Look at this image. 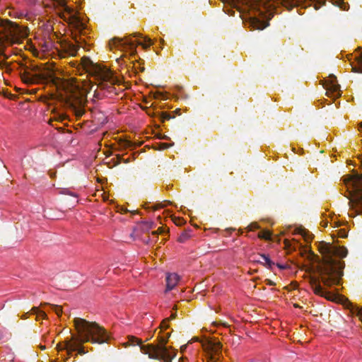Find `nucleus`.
<instances>
[{
  "mask_svg": "<svg viewBox=\"0 0 362 362\" xmlns=\"http://www.w3.org/2000/svg\"><path fill=\"white\" fill-rule=\"evenodd\" d=\"M163 118L165 119H170V117L168 114H165L164 116H163Z\"/></svg>",
  "mask_w": 362,
  "mask_h": 362,
  "instance_id": "32",
  "label": "nucleus"
},
{
  "mask_svg": "<svg viewBox=\"0 0 362 362\" xmlns=\"http://www.w3.org/2000/svg\"><path fill=\"white\" fill-rule=\"evenodd\" d=\"M259 228V226L257 223L253 222L251 223L247 228V231H254Z\"/></svg>",
  "mask_w": 362,
  "mask_h": 362,
  "instance_id": "23",
  "label": "nucleus"
},
{
  "mask_svg": "<svg viewBox=\"0 0 362 362\" xmlns=\"http://www.w3.org/2000/svg\"><path fill=\"white\" fill-rule=\"evenodd\" d=\"M74 325L78 333L77 337H72L71 340L64 343L63 348L68 354L77 351L79 354H85L81 344L88 341L93 344H103L108 342L110 335L106 330L95 322H90L82 318H75Z\"/></svg>",
  "mask_w": 362,
  "mask_h": 362,
  "instance_id": "4",
  "label": "nucleus"
},
{
  "mask_svg": "<svg viewBox=\"0 0 362 362\" xmlns=\"http://www.w3.org/2000/svg\"><path fill=\"white\" fill-rule=\"evenodd\" d=\"M269 284V285H274L273 281H272L271 280H268V284Z\"/></svg>",
  "mask_w": 362,
  "mask_h": 362,
  "instance_id": "36",
  "label": "nucleus"
},
{
  "mask_svg": "<svg viewBox=\"0 0 362 362\" xmlns=\"http://www.w3.org/2000/svg\"><path fill=\"white\" fill-rule=\"evenodd\" d=\"M358 158L360 160V163H361V166H362V154L358 156Z\"/></svg>",
  "mask_w": 362,
  "mask_h": 362,
  "instance_id": "35",
  "label": "nucleus"
},
{
  "mask_svg": "<svg viewBox=\"0 0 362 362\" xmlns=\"http://www.w3.org/2000/svg\"><path fill=\"white\" fill-rule=\"evenodd\" d=\"M319 6H317L316 5L315 6V8L317 10L318 9Z\"/></svg>",
  "mask_w": 362,
  "mask_h": 362,
  "instance_id": "42",
  "label": "nucleus"
},
{
  "mask_svg": "<svg viewBox=\"0 0 362 362\" xmlns=\"http://www.w3.org/2000/svg\"><path fill=\"white\" fill-rule=\"evenodd\" d=\"M20 76L22 81L28 85L39 83L45 80V75L37 69L25 68L21 71Z\"/></svg>",
  "mask_w": 362,
  "mask_h": 362,
  "instance_id": "10",
  "label": "nucleus"
},
{
  "mask_svg": "<svg viewBox=\"0 0 362 362\" xmlns=\"http://www.w3.org/2000/svg\"><path fill=\"white\" fill-rule=\"evenodd\" d=\"M324 88L327 90V95L332 98H338L341 95L339 85L337 83V77L330 75L327 79L325 81Z\"/></svg>",
  "mask_w": 362,
  "mask_h": 362,
  "instance_id": "11",
  "label": "nucleus"
},
{
  "mask_svg": "<svg viewBox=\"0 0 362 362\" xmlns=\"http://www.w3.org/2000/svg\"><path fill=\"white\" fill-rule=\"evenodd\" d=\"M135 340L136 341V344L140 345L141 344V341L138 339H135Z\"/></svg>",
  "mask_w": 362,
  "mask_h": 362,
  "instance_id": "34",
  "label": "nucleus"
},
{
  "mask_svg": "<svg viewBox=\"0 0 362 362\" xmlns=\"http://www.w3.org/2000/svg\"><path fill=\"white\" fill-rule=\"evenodd\" d=\"M336 233L339 238H345L348 236V232L345 228L336 230Z\"/></svg>",
  "mask_w": 362,
  "mask_h": 362,
  "instance_id": "22",
  "label": "nucleus"
},
{
  "mask_svg": "<svg viewBox=\"0 0 362 362\" xmlns=\"http://www.w3.org/2000/svg\"><path fill=\"white\" fill-rule=\"evenodd\" d=\"M152 44V40L148 37H144V41H136L132 40L131 36L124 38L114 37L109 42L111 49H117L124 52L120 58L117 59L121 65L126 64L124 58L129 56L130 59L136 55L138 45H141L144 49H147Z\"/></svg>",
  "mask_w": 362,
  "mask_h": 362,
  "instance_id": "7",
  "label": "nucleus"
},
{
  "mask_svg": "<svg viewBox=\"0 0 362 362\" xmlns=\"http://www.w3.org/2000/svg\"><path fill=\"white\" fill-rule=\"evenodd\" d=\"M344 305L349 308L353 314L357 315L359 319L362 321V308H360L356 305H354L348 299H345Z\"/></svg>",
  "mask_w": 362,
  "mask_h": 362,
  "instance_id": "15",
  "label": "nucleus"
},
{
  "mask_svg": "<svg viewBox=\"0 0 362 362\" xmlns=\"http://www.w3.org/2000/svg\"><path fill=\"white\" fill-rule=\"evenodd\" d=\"M158 230L160 233H162L163 232V230L162 228H159Z\"/></svg>",
  "mask_w": 362,
  "mask_h": 362,
  "instance_id": "41",
  "label": "nucleus"
},
{
  "mask_svg": "<svg viewBox=\"0 0 362 362\" xmlns=\"http://www.w3.org/2000/svg\"><path fill=\"white\" fill-rule=\"evenodd\" d=\"M360 52L355 57L356 64H351L352 69L354 72L362 73V48L359 47Z\"/></svg>",
  "mask_w": 362,
  "mask_h": 362,
  "instance_id": "14",
  "label": "nucleus"
},
{
  "mask_svg": "<svg viewBox=\"0 0 362 362\" xmlns=\"http://www.w3.org/2000/svg\"><path fill=\"white\" fill-rule=\"evenodd\" d=\"M134 37H141V34H139V33H135V34L134 35Z\"/></svg>",
  "mask_w": 362,
  "mask_h": 362,
  "instance_id": "37",
  "label": "nucleus"
},
{
  "mask_svg": "<svg viewBox=\"0 0 362 362\" xmlns=\"http://www.w3.org/2000/svg\"><path fill=\"white\" fill-rule=\"evenodd\" d=\"M170 146H171V144H167V143H161L160 148L161 149H166V148H168Z\"/></svg>",
  "mask_w": 362,
  "mask_h": 362,
  "instance_id": "26",
  "label": "nucleus"
},
{
  "mask_svg": "<svg viewBox=\"0 0 362 362\" xmlns=\"http://www.w3.org/2000/svg\"><path fill=\"white\" fill-rule=\"evenodd\" d=\"M179 276L175 274H169L166 276V286L167 290L170 291L175 288L179 281Z\"/></svg>",
  "mask_w": 362,
  "mask_h": 362,
  "instance_id": "13",
  "label": "nucleus"
},
{
  "mask_svg": "<svg viewBox=\"0 0 362 362\" xmlns=\"http://www.w3.org/2000/svg\"><path fill=\"white\" fill-rule=\"evenodd\" d=\"M84 70L89 72L98 83V86L105 90L108 94H117L115 85H119L122 78L116 76L113 71L105 66L95 64L89 57H83L79 64Z\"/></svg>",
  "mask_w": 362,
  "mask_h": 362,
  "instance_id": "5",
  "label": "nucleus"
},
{
  "mask_svg": "<svg viewBox=\"0 0 362 362\" xmlns=\"http://www.w3.org/2000/svg\"><path fill=\"white\" fill-rule=\"evenodd\" d=\"M139 70H140V71H144V67H139Z\"/></svg>",
  "mask_w": 362,
  "mask_h": 362,
  "instance_id": "40",
  "label": "nucleus"
},
{
  "mask_svg": "<svg viewBox=\"0 0 362 362\" xmlns=\"http://www.w3.org/2000/svg\"><path fill=\"white\" fill-rule=\"evenodd\" d=\"M127 210L126 209H124L123 207H121L120 209V213H125Z\"/></svg>",
  "mask_w": 362,
  "mask_h": 362,
  "instance_id": "33",
  "label": "nucleus"
},
{
  "mask_svg": "<svg viewBox=\"0 0 362 362\" xmlns=\"http://www.w3.org/2000/svg\"><path fill=\"white\" fill-rule=\"evenodd\" d=\"M221 345L217 344L216 346L211 347V349L208 353V362H221Z\"/></svg>",
  "mask_w": 362,
  "mask_h": 362,
  "instance_id": "12",
  "label": "nucleus"
},
{
  "mask_svg": "<svg viewBox=\"0 0 362 362\" xmlns=\"http://www.w3.org/2000/svg\"><path fill=\"white\" fill-rule=\"evenodd\" d=\"M271 233L268 230H262L258 233V238L264 240H269L271 238Z\"/></svg>",
  "mask_w": 362,
  "mask_h": 362,
  "instance_id": "21",
  "label": "nucleus"
},
{
  "mask_svg": "<svg viewBox=\"0 0 362 362\" xmlns=\"http://www.w3.org/2000/svg\"><path fill=\"white\" fill-rule=\"evenodd\" d=\"M362 129V122L359 124V130Z\"/></svg>",
  "mask_w": 362,
  "mask_h": 362,
  "instance_id": "39",
  "label": "nucleus"
},
{
  "mask_svg": "<svg viewBox=\"0 0 362 362\" xmlns=\"http://www.w3.org/2000/svg\"><path fill=\"white\" fill-rule=\"evenodd\" d=\"M31 314L36 315L37 320L40 318L44 319L46 317L45 310H40L37 307H33L30 310Z\"/></svg>",
  "mask_w": 362,
  "mask_h": 362,
  "instance_id": "19",
  "label": "nucleus"
},
{
  "mask_svg": "<svg viewBox=\"0 0 362 362\" xmlns=\"http://www.w3.org/2000/svg\"><path fill=\"white\" fill-rule=\"evenodd\" d=\"M331 2L343 11H348L349 8V4L344 2V0H331Z\"/></svg>",
  "mask_w": 362,
  "mask_h": 362,
  "instance_id": "18",
  "label": "nucleus"
},
{
  "mask_svg": "<svg viewBox=\"0 0 362 362\" xmlns=\"http://www.w3.org/2000/svg\"><path fill=\"white\" fill-rule=\"evenodd\" d=\"M30 93H36V90H35V89H32V90H30Z\"/></svg>",
  "mask_w": 362,
  "mask_h": 362,
  "instance_id": "38",
  "label": "nucleus"
},
{
  "mask_svg": "<svg viewBox=\"0 0 362 362\" xmlns=\"http://www.w3.org/2000/svg\"><path fill=\"white\" fill-rule=\"evenodd\" d=\"M320 250L323 255V261L316 267L313 273L309 275L308 281L315 294L332 300L333 294L323 288L321 283L325 287L340 284L345 264L344 261L337 257H345L348 250L344 247L327 243H323Z\"/></svg>",
  "mask_w": 362,
  "mask_h": 362,
  "instance_id": "1",
  "label": "nucleus"
},
{
  "mask_svg": "<svg viewBox=\"0 0 362 362\" xmlns=\"http://www.w3.org/2000/svg\"><path fill=\"white\" fill-rule=\"evenodd\" d=\"M190 237L189 234L187 232L185 233H182L180 237L178 238V241L180 242V243H184L185 241H186L187 239H189Z\"/></svg>",
  "mask_w": 362,
  "mask_h": 362,
  "instance_id": "24",
  "label": "nucleus"
},
{
  "mask_svg": "<svg viewBox=\"0 0 362 362\" xmlns=\"http://www.w3.org/2000/svg\"><path fill=\"white\" fill-rule=\"evenodd\" d=\"M313 0H222L225 4L223 11L229 16H233L235 8L242 17L243 14H248L249 26L253 29L263 30L269 25L262 17L270 20L276 10L277 6H283L288 10L295 6H306Z\"/></svg>",
  "mask_w": 362,
  "mask_h": 362,
  "instance_id": "2",
  "label": "nucleus"
},
{
  "mask_svg": "<svg viewBox=\"0 0 362 362\" xmlns=\"http://www.w3.org/2000/svg\"><path fill=\"white\" fill-rule=\"evenodd\" d=\"M255 261L259 262L269 268H272V267L274 264V263L269 259V256L266 255H259V259H255Z\"/></svg>",
  "mask_w": 362,
  "mask_h": 362,
  "instance_id": "16",
  "label": "nucleus"
},
{
  "mask_svg": "<svg viewBox=\"0 0 362 362\" xmlns=\"http://www.w3.org/2000/svg\"><path fill=\"white\" fill-rule=\"evenodd\" d=\"M63 192H64V194H70V195H71V196L76 197V195L75 194H74V193H72V192H69V189H64V190L63 191Z\"/></svg>",
  "mask_w": 362,
  "mask_h": 362,
  "instance_id": "28",
  "label": "nucleus"
},
{
  "mask_svg": "<svg viewBox=\"0 0 362 362\" xmlns=\"http://www.w3.org/2000/svg\"><path fill=\"white\" fill-rule=\"evenodd\" d=\"M156 98H161L163 100H166L167 99V98L164 97L163 94L161 93H158V95L156 96Z\"/></svg>",
  "mask_w": 362,
  "mask_h": 362,
  "instance_id": "27",
  "label": "nucleus"
},
{
  "mask_svg": "<svg viewBox=\"0 0 362 362\" xmlns=\"http://www.w3.org/2000/svg\"><path fill=\"white\" fill-rule=\"evenodd\" d=\"M49 1L45 6L54 8L59 17L69 24L72 38L76 42V45L67 42L63 46L64 54H62V57L76 55L79 47L88 50L92 42L85 16L67 6L64 0Z\"/></svg>",
  "mask_w": 362,
  "mask_h": 362,
  "instance_id": "3",
  "label": "nucleus"
},
{
  "mask_svg": "<svg viewBox=\"0 0 362 362\" xmlns=\"http://www.w3.org/2000/svg\"><path fill=\"white\" fill-rule=\"evenodd\" d=\"M333 224H334V226L332 227H334V228H337L340 226L339 223L337 222V221H334Z\"/></svg>",
  "mask_w": 362,
  "mask_h": 362,
  "instance_id": "31",
  "label": "nucleus"
},
{
  "mask_svg": "<svg viewBox=\"0 0 362 362\" xmlns=\"http://www.w3.org/2000/svg\"><path fill=\"white\" fill-rule=\"evenodd\" d=\"M17 32L16 25L8 20H0V48L9 43Z\"/></svg>",
  "mask_w": 362,
  "mask_h": 362,
  "instance_id": "9",
  "label": "nucleus"
},
{
  "mask_svg": "<svg viewBox=\"0 0 362 362\" xmlns=\"http://www.w3.org/2000/svg\"><path fill=\"white\" fill-rule=\"evenodd\" d=\"M321 224L323 227H327L328 225V221H322Z\"/></svg>",
  "mask_w": 362,
  "mask_h": 362,
  "instance_id": "30",
  "label": "nucleus"
},
{
  "mask_svg": "<svg viewBox=\"0 0 362 362\" xmlns=\"http://www.w3.org/2000/svg\"><path fill=\"white\" fill-rule=\"evenodd\" d=\"M169 321H170V319H169V318H165V319H164V320L162 321V322L160 323V328H161L162 329H168V327H169V326H168V322H169Z\"/></svg>",
  "mask_w": 362,
  "mask_h": 362,
  "instance_id": "25",
  "label": "nucleus"
},
{
  "mask_svg": "<svg viewBox=\"0 0 362 362\" xmlns=\"http://www.w3.org/2000/svg\"><path fill=\"white\" fill-rule=\"evenodd\" d=\"M344 183L347 192L345 196L349 199V216L362 215V175L357 172L347 175L344 177Z\"/></svg>",
  "mask_w": 362,
  "mask_h": 362,
  "instance_id": "6",
  "label": "nucleus"
},
{
  "mask_svg": "<svg viewBox=\"0 0 362 362\" xmlns=\"http://www.w3.org/2000/svg\"><path fill=\"white\" fill-rule=\"evenodd\" d=\"M78 102H79V105H76L74 103H71V107L73 109L75 115L77 117H81L83 115V114L84 113V110H83V108L82 107V101L79 100Z\"/></svg>",
  "mask_w": 362,
  "mask_h": 362,
  "instance_id": "17",
  "label": "nucleus"
},
{
  "mask_svg": "<svg viewBox=\"0 0 362 362\" xmlns=\"http://www.w3.org/2000/svg\"><path fill=\"white\" fill-rule=\"evenodd\" d=\"M170 336V333H167L165 336H160L159 344L141 346L142 352L148 354L149 358L157 359L160 362H172L176 354L173 350L165 346Z\"/></svg>",
  "mask_w": 362,
  "mask_h": 362,
  "instance_id": "8",
  "label": "nucleus"
},
{
  "mask_svg": "<svg viewBox=\"0 0 362 362\" xmlns=\"http://www.w3.org/2000/svg\"><path fill=\"white\" fill-rule=\"evenodd\" d=\"M48 310L54 312L58 316H60L62 313V308L61 306L57 305H47Z\"/></svg>",
  "mask_w": 362,
  "mask_h": 362,
  "instance_id": "20",
  "label": "nucleus"
},
{
  "mask_svg": "<svg viewBox=\"0 0 362 362\" xmlns=\"http://www.w3.org/2000/svg\"><path fill=\"white\" fill-rule=\"evenodd\" d=\"M176 315H177L176 313H173L171 314L170 317L168 318L170 319V320H173L176 317Z\"/></svg>",
  "mask_w": 362,
  "mask_h": 362,
  "instance_id": "29",
  "label": "nucleus"
}]
</instances>
